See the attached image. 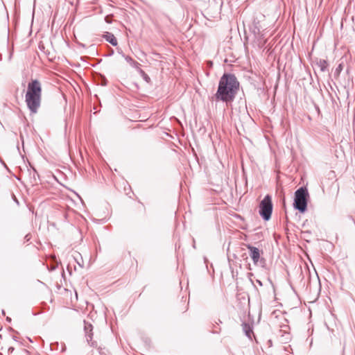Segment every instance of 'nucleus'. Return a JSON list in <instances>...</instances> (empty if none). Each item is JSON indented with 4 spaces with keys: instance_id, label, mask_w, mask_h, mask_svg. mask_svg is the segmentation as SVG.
Masks as SVG:
<instances>
[{
    "instance_id": "nucleus-6",
    "label": "nucleus",
    "mask_w": 355,
    "mask_h": 355,
    "mask_svg": "<svg viewBox=\"0 0 355 355\" xmlns=\"http://www.w3.org/2000/svg\"><path fill=\"white\" fill-rule=\"evenodd\" d=\"M22 343L17 340V336H13V341L12 345L8 348L10 355H19L20 351L22 349Z\"/></svg>"
},
{
    "instance_id": "nucleus-9",
    "label": "nucleus",
    "mask_w": 355,
    "mask_h": 355,
    "mask_svg": "<svg viewBox=\"0 0 355 355\" xmlns=\"http://www.w3.org/2000/svg\"><path fill=\"white\" fill-rule=\"evenodd\" d=\"M242 327L246 336L251 339L252 335L253 334L252 327L249 324L243 322Z\"/></svg>"
},
{
    "instance_id": "nucleus-12",
    "label": "nucleus",
    "mask_w": 355,
    "mask_h": 355,
    "mask_svg": "<svg viewBox=\"0 0 355 355\" xmlns=\"http://www.w3.org/2000/svg\"><path fill=\"white\" fill-rule=\"evenodd\" d=\"M15 7L16 11L18 10L19 12H20V0H15Z\"/></svg>"
},
{
    "instance_id": "nucleus-2",
    "label": "nucleus",
    "mask_w": 355,
    "mask_h": 355,
    "mask_svg": "<svg viewBox=\"0 0 355 355\" xmlns=\"http://www.w3.org/2000/svg\"><path fill=\"white\" fill-rule=\"evenodd\" d=\"M42 101V85L37 80H32L28 83L25 95V102L31 114H36Z\"/></svg>"
},
{
    "instance_id": "nucleus-14",
    "label": "nucleus",
    "mask_w": 355,
    "mask_h": 355,
    "mask_svg": "<svg viewBox=\"0 0 355 355\" xmlns=\"http://www.w3.org/2000/svg\"><path fill=\"white\" fill-rule=\"evenodd\" d=\"M12 198L15 200V202H16L17 205H19V200H17V198H16V196L15 195H12Z\"/></svg>"
},
{
    "instance_id": "nucleus-1",
    "label": "nucleus",
    "mask_w": 355,
    "mask_h": 355,
    "mask_svg": "<svg viewBox=\"0 0 355 355\" xmlns=\"http://www.w3.org/2000/svg\"><path fill=\"white\" fill-rule=\"evenodd\" d=\"M238 87L239 83L236 77L234 75L225 74L220 80L216 97L223 101H232L234 98Z\"/></svg>"
},
{
    "instance_id": "nucleus-7",
    "label": "nucleus",
    "mask_w": 355,
    "mask_h": 355,
    "mask_svg": "<svg viewBox=\"0 0 355 355\" xmlns=\"http://www.w3.org/2000/svg\"><path fill=\"white\" fill-rule=\"evenodd\" d=\"M85 337L87 339V342L88 344L92 347H96V343L95 341H92V325L91 324L87 323L85 322Z\"/></svg>"
},
{
    "instance_id": "nucleus-5",
    "label": "nucleus",
    "mask_w": 355,
    "mask_h": 355,
    "mask_svg": "<svg viewBox=\"0 0 355 355\" xmlns=\"http://www.w3.org/2000/svg\"><path fill=\"white\" fill-rule=\"evenodd\" d=\"M19 259L17 258V256L15 253H12L10 257L9 264H8V270L10 275L14 277L17 271L19 269Z\"/></svg>"
},
{
    "instance_id": "nucleus-11",
    "label": "nucleus",
    "mask_w": 355,
    "mask_h": 355,
    "mask_svg": "<svg viewBox=\"0 0 355 355\" xmlns=\"http://www.w3.org/2000/svg\"><path fill=\"white\" fill-rule=\"evenodd\" d=\"M318 65L322 71H325L327 67V62L324 60H320L318 62Z\"/></svg>"
},
{
    "instance_id": "nucleus-15",
    "label": "nucleus",
    "mask_w": 355,
    "mask_h": 355,
    "mask_svg": "<svg viewBox=\"0 0 355 355\" xmlns=\"http://www.w3.org/2000/svg\"><path fill=\"white\" fill-rule=\"evenodd\" d=\"M27 355H28V354H27Z\"/></svg>"
},
{
    "instance_id": "nucleus-13",
    "label": "nucleus",
    "mask_w": 355,
    "mask_h": 355,
    "mask_svg": "<svg viewBox=\"0 0 355 355\" xmlns=\"http://www.w3.org/2000/svg\"><path fill=\"white\" fill-rule=\"evenodd\" d=\"M123 57L125 58V60L129 62L130 64H132L134 63V61L132 59V58H130V56H125L123 55Z\"/></svg>"
},
{
    "instance_id": "nucleus-8",
    "label": "nucleus",
    "mask_w": 355,
    "mask_h": 355,
    "mask_svg": "<svg viewBox=\"0 0 355 355\" xmlns=\"http://www.w3.org/2000/svg\"><path fill=\"white\" fill-rule=\"evenodd\" d=\"M246 247L249 250L250 256L252 259L253 263L257 264L260 259V250L257 248L250 245H247Z\"/></svg>"
},
{
    "instance_id": "nucleus-10",
    "label": "nucleus",
    "mask_w": 355,
    "mask_h": 355,
    "mask_svg": "<svg viewBox=\"0 0 355 355\" xmlns=\"http://www.w3.org/2000/svg\"><path fill=\"white\" fill-rule=\"evenodd\" d=\"M104 37L108 42H110L113 46L117 45V40L113 34L110 33H106V34L104 35Z\"/></svg>"
},
{
    "instance_id": "nucleus-3",
    "label": "nucleus",
    "mask_w": 355,
    "mask_h": 355,
    "mask_svg": "<svg viewBox=\"0 0 355 355\" xmlns=\"http://www.w3.org/2000/svg\"><path fill=\"white\" fill-rule=\"evenodd\" d=\"M309 193L304 187H300L295 193L294 207L300 212L304 213L307 207V198Z\"/></svg>"
},
{
    "instance_id": "nucleus-4",
    "label": "nucleus",
    "mask_w": 355,
    "mask_h": 355,
    "mask_svg": "<svg viewBox=\"0 0 355 355\" xmlns=\"http://www.w3.org/2000/svg\"><path fill=\"white\" fill-rule=\"evenodd\" d=\"M272 212V199L269 195H267L260 202L259 214L265 220H268L271 217Z\"/></svg>"
}]
</instances>
